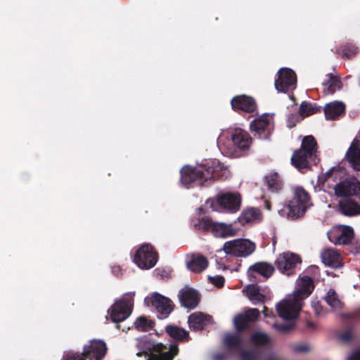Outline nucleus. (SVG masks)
<instances>
[{
	"instance_id": "obj_9",
	"label": "nucleus",
	"mask_w": 360,
	"mask_h": 360,
	"mask_svg": "<svg viewBox=\"0 0 360 360\" xmlns=\"http://www.w3.org/2000/svg\"><path fill=\"white\" fill-rule=\"evenodd\" d=\"M278 78L275 80V88L278 92L288 93L295 89L297 76L295 72L288 68H282L278 72Z\"/></svg>"
},
{
	"instance_id": "obj_33",
	"label": "nucleus",
	"mask_w": 360,
	"mask_h": 360,
	"mask_svg": "<svg viewBox=\"0 0 360 360\" xmlns=\"http://www.w3.org/2000/svg\"><path fill=\"white\" fill-rule=\"evenodd\" d=\"M359 53V48L352 43L341 45L337 49V53L344 59H351Z\"/></svg>"
},
{
	"instance_id": "obj_13",
	"label": "nucleus",
	"mask_w": 360,
	"mask_h": 360,
	"mask_svg": "<svg viewBox=\"0 0 360 360\" xmlns=\"http://www.w3.org/2000/svg\"><path fill=\"white\" fill-rule=\"evenodd\" d=\"M231 108L234 111L242 110L248 113L254 112L257 109L255 100L249 96L243 94L234 96L231 101Z\"/></svg>"
},
{
	"instance_id": "obj_45",
	"label": "nucleus",
	"mask_w": 360,
	"mask_h": 360,
	"mask_svg": "<svg viewBox=\"0 0 360 360\" xmlns=\"http://www.w3.org/2000/svg\"><path fill=\"white\" fill-rule=\"evenodd\" d=\"M240 360H257V354L252 350H243L240 354Z\"/></svg>"
},
{
	"instance_id": "obj_19",
	"label": "nucleus",
	"mask_w": 360,
	"mask_h": 360,
	"mask_svg": "<svg viewBox=\"0 0 360 360\" xmlns=\"http://www.w3.org/2000/svg\"><path fill=\"white\" fill-rule=\"evenodd\" d=\"M250 341L252 346L258 349H267L272 345L270 335L262 331H255L250 337Z\"/></svg>"
},
{
	"instance_id": "obj_40",
	"label": "nucleus",
	"mask_w": 360,
	"mask_h": 360,
	"mask_svg": "<svg viewBox=\"0 0 360 360\" xmlns=\"http://www.w3.org/2000/svg\"><path fill=\"white\" fill-rule=\"evenodd\" d=\"M259 291V287L254 283L248 285L244 289V292H245L246 296L249 300L254 299L255 295L262 297V294Z\"/></svg>"
},
{
	"instance_id": "obj_8",
	"label": "nucleus",
	"mask_w": 360,
	"mask_h": 360,
	"mask_svg": "<svg viewBox=\"0 0 360 360\" xmlns=\"http://www.w3.org/2000/svg\"><path fill=\"white\" fill-rule=\"evenodd\" d=\"M133 300L129 297H122L117 300L108 309L111 321L120 323L127 319L132 312Z\"/></svg>"
},
{
	"instance_id": "obj_62",
	"label": "nucleus",
	"mask_w": 360,
	"mask_h": 360,
	"mask_svg": "<svg viewBox=\"0 0 360 360\" xmlns=\"http://www.w3.org/2000/svg\"><path fill=\"white\" fill-rule=\"evenodd\" d=\"M137 356H142V352H138V353H137Z\"/></svg>"
},
{
	"instance_id": "obj_47",
	"label": "nucleus",
	"mask_w": 360,
	"mask_h": 360,
	"mask_svg": "<svg viewBox=\"0 0 360 360\" xmlns=\"http://www.w3.org/2000/svg\"><path fill=\"white\" fill-rule=\"evenodd\" d=\"M209 281L217 288H222L224 285V278L221 276H209Z\"/></svg>"
},
{
	"instance_id": "obj_55",
	"label": "nucleus",
	"mask_w": 360,
	"mask_h": 360,
	"mask_svg": "<svg viewBox=\"0 0 360 360\" xmlns=\"http://www.w3.org/2000/svg\"><path fill=\"white\" fill-rule=\"evenodd\" d=\"M263 314H264L265 317L274 316L273 311L272 310H269L266 307H264Z\"/></svg>"
},
{
	"instance_id": "obj_34",
	"label": "nucleus",
	"mask_w": 360,
	"mask_h": 360,
	"mask_svg": "<svg viewBox=\"0 0 360 360\" xmlns=\"http://www.w3.org/2000/svg\"><path fill=\"white\" fill-rule=\"evenodd\" d=\"M224 344L229 350L240 348L243 339L238 333H229L224 336Z\"/></svg>"
},
{
	"instance_id": "obj_59",
	"label": "nucleus",
	"mask_w": 360,
	"mask_h": 360,
	"mask_svg": "<svg viewBox=\"0 0 360 360\" xmlns=\"http://www.w3.org/2000/svg\"><path fill=\"white\" fill-rule=\"evenodd\" d=\"M307 326L311 329L314 328V324L310 321L307 322Z\"/></svg>"
},
{
	"instance_id": "obj_6",
	"label": "nucleus",
	"mask_w": 360,
	"mask_h": 360,
	"mask_svg": "<svg viewBox=\"0 0 360 360\" xmlns=\"http://www.w3.org/2000/svg\"><path fill=\"white\" fill-rule=\"evenodd\" d=\"M302 263L301 257L291 252H284L277 257L274 265L283 274L288 276L295 274L297 264Z\"/></svg>"
},
{
	"instance_id": "obj_58",
	"label": "nucleus",
	"mask_w": 360,
	"mask_h": 360,
	"mask_svg": "<svg viewBox=\"0 0 360 360\" xmlns=\"http://www.w3.org/2000/svg\"><path fill=\"white\" fill-rule=\"evenodd\" d=\"M264 207L267 210H271V203L268 200H265L264 201Z\"/></svg>"
},
{
	"instance_id": "obj_29",
	"label": "nucleus",
	"mask_w": 360,
	"mask_h": 360,
	"mask_svg": "<svg viewBox=\"0 0 360 360\" xmlns=\"http://www.w3.org/2000/svg\"><path fill=\"white\" fill-rule=\"evenodd\" d=\"M166 333L177 341H188L189 333L188 331L176 326L169 325L165 328Z\"/></svg>"
},
{
	"instance_id": "obj_4",
	"label": "nucleus",
	"mask_w": 360,
	"mask_h": 360,
	"mask_svg": "<svg viewBox=\"0 0 360 360\" xmlns=\"http://www.w3.org/2000/svg\"><path fill=\"white\" fill-rule=\"evenodd\" d=\"M255 244L244 238L234 239L226 241L222 248V250L229 255L236 257H246L254 252Z\"/></svg>"
},
{
	"instance_id": "obj_7",
	"label": "nucleus",
	"mask_w": 360,
	"mask_h": 360,
	"mask_svg": "<svg viewBox=\"0 0 360 360\" xmlns=\"http://www.w3.org/2000/svg\"><path fill=\"white\" fill-rule=\"evenodd\" d=\"M145 304L147 306L154 307L158 312L159 319H165L174 311V304L168 297L158 292H153L150 296L145 298Z\"/></svg>"
},
{
	"instance_id": "obj_1",
	"label": "nucleus",
	"mask_w": 360,
	"mask_h": 360,
	"mask_svg": "<svg viewBox=\"0 0 360 360\" xmlns=\"http://www.w3.org/2000/svg\"><path fill=\"white\" fill-rule=\"evenodd\" d=\"M229 171L217 159H210L197 167L186 165L181 169V181L188 186L193 183L203 186L213 181L226 179Z\"/></svg>"
},
{
	"instance_id": "obj_57",
	"label": "nucleus",
	"mask_w": 360,
	"mask_h": 360,
	"mask_svg": "<svg viewBox=\"0 0 360 360\" xmlns=\"http://www.w3.org/2000/svg\"><path fill=\"white\" fill-rule=\"evenodd\" d=\"M147 360H162V359L158 355H150Z\"/></svg>"
},
{
	"instance_id": "obj_2",
	"label": "nucleus",
	"mask_w": 360,
	"mask_h": 360,
	"mask_svg": "<svg viewBox=\"0 0 360 360\" xmlns=\"http://www.w3.org/2000/svg\"><path fill=\"white\" fill-rule=\"evenodd\" d=\"M314 288V281L308 276L300 278L292 299L283 300L276 304L278 315L284 320L297 318L303 306V300L308 297Z\"/></svg>"
},
{
	"instance_id": "obj_22",
	"label": "nucleus",
	"mask_w": 360,
	"mask_h": 360,
	"mask_svg": "<svg viewBox=\"0 0 360 360\" xmlns=\"http://www.w3.org/2000/svg\"><path fill=\"white\" fill-rule=\"evenodd\" d=\"M301 151L308 154L309 157L319 158L318 156V143L312 135L305 136L302 141L300 148Z\"/></svg>"
},
{
	"instance_id": "obj_20",
	"label": "nucleus",
	"mask_w": 360,
	"mask_h": 360,
	"mask_svg": "<svg viewBox=\"0 0 360 360\" xmlns=\"http://www.w3.org/2000/svg\"><path fill=\"white\" fill-rule=\"evenodd\" d=\"M237 231V229H234L232 224L214 222L211 233L214 237L224 238L236 236Z\"/></svg>"
},
{
	"instance_id": "obj_48",
	"label": "nucleus",
	"mask_w": 360,
	"mask_h": 360,
	"mask_svg": "<svg viewBox=\"0 0 360 360\" xmlns=\"http://www.w3.org/2000/svg\"><path fill=\"white\" fill-rule=\"evenodd\" d=\"M339 338L342 341L349 342L353 339V335L350 330H346L340 334Z\"/></svg>"
},
{
	"instance_id": "obj_16",
	"label": "nucleus",
	"mask_w": 360,
	"mask_h": 360,
	"mask_svg": "<svg viewBox=\"0 0 360 360\" xmlns=\"http://www.w3.org/2000/svg\"><path fill=\"white\" fill-rule=\"evenodd\" d=\"M217 203L231 212H236L240 208L241 198L238 193H227L217 198Z\"/></svg>"
},
{
	"instance_id": "obj_39",
	"label": "nucleus",
	"mask_w": 360,
	"mask_h": 360,
	"mask_svg": "<svg viewBox=\"0 0 360 360\" xmlns=\"http://www.w3.org/2000/svg\"><path fill=\"white\" fill-rule=\"evenodd\" d=\"M326 301L333 308H338L340 305V301L333 289H330L328 292L326 297Z\"/></svg>"
},
{
	"instance_id": "obj_21",
	"label": "nucleus",
	"mask_w": 360,
	"mask_h": 360,
	"mask_svg": "<svg viewBox=\"0 0 360 360\" xmlns=\"http://www.w3.org/2000/svg\"><path fill=\"white\" fill-rule=\"evenodd\" d=\"M345 105L340 101H333L326 105L324 114L326 120H334L345 113Z\"/></svg>"
},
{
	"instance_id": "obj_35",
	"label": "nucleus",
	"mask_w": 360,
	"mask_h": 360,
	"mask_svg": "<svg viewBox=\"0 0 360 360\" xmlns=\"http://www.w3.org/2000/svg\"><path fill=\"white\" fill-rule=\"evenodd\" d=\"M321 111V108L317 106L316 103L303 101L300 106V115L302 117L310 116Z\"/></svg>"
},
{
	"instance_id": "obj_52",
	"label": "nucleus",
	"mask_w": 360,
	"mask_h": 360,
	"mask_svg": "<svg viewBox=\"0 0 360 360\" xmlns=\"http://www.w3.org/2000/svg\"><path fill=\"white\" fill-rule=\"evenodd\" d=\"M112 273L117 277H120L122 276V269L120 266H112Z\"/></svg>"
},
{
	"instance_id": "obj_37",
	"label": "nucleus",
	"mask_w": 360,
	"mask_h": 360,
	"mask_svg": "<svg viewBox=\"0 0 360 360\" xmlns=\"http://www.w3.org/2000/svg\"><path fill=\"white\" fill-rule=\"evenodd\" d=\"M334 190L335 195L338 197L350 195L349 180L340 181L335 185Z\"/></svg>"
},
{
	"instance_id": "obj_54",
	"label": "nucleus",
	"mask_w": 360,
	"mask_h": 360,
	"mask_svg": "<svg viewBox=\"0 0 360 360\" xmlns=\"http://www.w3.org/2000/svg\"><path fill=\"white\" fill-rule=\"evenodd\" d=\"M347 360H360V350L352 353Z\"/></svg>"
},
{
	"instance_id": "obj_24",
	"label": "nucleus",
	"mask_w": 360,
	"mask_h": 360,
	"mask_svg": "<svg viewBox=\"0 0 360 360\" xmlns=\"http://www.w3.org/2000/svg\"><path fill=\"white\" fill-rule=\"evenodd\" d=\"M211 316L202 313H193L188 317V324L191 329L194 330H202L207 322L210 320Z\"/></svg>"
},
{
	"instance_id": "obj_44",
	"label": "nucleus",
	"mask_w": 360,
	"mask_h": 360,
	"mask_svg": "<svg viewBox=\"0 0 360 360\" xmlns=\"http://www.w3.org/2000/svg\"><path fill=\"white\" fill-rule=\"evenodd\" d=\"M294 323H274V328L280 333H287L294 327Z\"/></svg>"
},
{
	"instance_id": "obj_23",
	"label": "nucleus",
	"mask_w": 360,
	"mask_h": 360,
	"mask_svg": "<svg viewBox=\"0 0 360 360\" xmlns=\"http://www.w3.org/2000/svg\"><path fill=\"white\" fill-rule=\"evenodd\" d=\"M321 259L326 266L339 268L342 266L340 254L333 249H326L321 253Z\"/></svg>"
},
{
	"instance_id": "obj_14",
	"label": "nucleus",
	"mask_w": 360,
	"mask_h": 360,
	"mask_svg": "<svg viewBox=\"0 0 360 360\" xmlns=\"http://www.w3.org/2000/svg\"><path fill=\"white\" fill-rule=\"evenodd\" d=\"M179 298L184 307L193 309L198 305L200 296L197 290L188 288L179 291Z\"/></svg>"
},
{
	"instance_id": "obj_31",
	"label": "nucleus",
	"mask_w": 360,
	"mask_h": 360,
	"mask_svg": "<svg viewBox=\"0 0 360 360\" xmlns=\"http://www.w3.org/2000/svg\"><path fill=\"white\" fill-rule=\"evenodd\" d=\"M354 236V232L352 227L349 226H345L340 233L335 237V245H347L351 243Z\"/></svg>"
},
{
	"instance_id": "obj_10",
	"label": "nucleus",
	"mask_w": 360,
	"mask_h": 360,
	"mask_svg": "<svg viewBox=\"0 0 360 360\" xmlns=\"http://www.w3.org/2000/svg\"><path fill=\"white\" fill-rule=\"evenodd\" d=\"M107 352V346L104 341L92 340L85 345L81 355L89 360H102Z\"/></svg>"
},
{
	"instance_id": "obj_63",
	"label": "nucleus",
	"mask_w": 360,
	"mask_h": 360,
	"mask_svg": "<svg viewBox=\"0 0 360 360\" xmlns=\"http://www.w3.org/2000/svg\"><path fill=\"white\" fill-rule=\"evenodd\" d=\"M330 174H331V172H328L326 173V175L329 176V175H330Z\"/></svg>"
},
{
	"instance_id": "obj_61",
	"label": "nucleus",
	"mask_w": 360,
	"mask_h": 360,
	"mask_svg": "<svg viewBox=\"0 0 360 360\" xmlns=\"http://www.w3.org/2000/svg\"><path fill=\"white\" fill-rule=\"evenodd\" d=\"M155 271L157 272L158 274H159V272L160 271V269H156Z\"/></svg>"
},
{
	"instance_id": "obj_26",
	"label": "nucleus",
	"mask_w": 360,
	"mask_h": 360,
	"mask_svg": "<svg viewBox=\"0 0 360 360\" xmlns=\"http://www.w3.org/2000/svg\"><path fill=\"white\" fill-rule=\"evenodd\" d=\"M207 259L201 255L193 256L192 259L187 262V268L194 272L200 273L204 271L208 266Z\"/></svg>"
},
{
	"instance_id": "obj_38",
	"label": "nucleus",
	"mask_w": 360,
	"mask_h": 360,
	"mask_svg": "<svg viewBox=\"0 0 360 360\" xmlns=\"http://www.w3.org/2000/svg\"><path fill=\"white\" fill-rule=\"evenodd\" d=\"M134 325L135 328L139 330L147 331L153 327L154 323L146 317L141 316L136 319Z\"/></svg>"
},
{
	"instance_id": "obj_49",
	"label": "nucleus",
	"mask_w": 360,
	"mask_h": 360,
	"mask_svg": "<svg viewBox=\"0 0 360 360\" xmlns=\"http://www.w3.org/2000/svg\"><path fill=\"white\" fill-rule=\"evenodd\" d=\"M63 360H86L84 356L79 353L70 352L63 356Z\"/></svg>"
},
{
	"instance_id": "obj_25",
	"label": "nucleus",
	"mask_w": 360,
	"mask_h": 360,
	"mask_svg": "<svg viewBox=\"0 0 360 360\" xmlns=\"http://www.w3.org/2000/svg\"><path fill=\"white\" fill-rule=\"evenodd\" d=\"M328 79L323 82L324 86L323 92L325 94H333L337 90H340L342 84L339 77L335 76L333 74L327 75Z\"/></svg>"
},
{
	"instance_id": "obj_43",
	"label": "nucleus",
	"mask_w": 360,
	"mask_h": 360,
	"mask_svg": "<svg viewBox=\"0 0 360 360\" xmlns=\"http://www.w3.org/2000/svg\"><path fill=\"white\" fill-rule=\"evenodd\" d=\"M251 323L256 321L260 316V311L256 308H250L243 313Z\"/></svg>"
},
{
	"instance_id": "obj_5",
	"label": "nucleus",
	"mask_w": 360,
	"mask_h": 360,
	"mask_svg": "<svg viewBox=\"0 0 360 360\" xmlns=\"http://www.w3.org/2000/svg\"><path fill=\"white\" fill-rule=\"evenodd\" d=\"M158 258V252L150 244H143L136 250L134 262L142 269H150L156 264Z\"/></svg>"
},
{
	"instance_id": "obj_32",
	"label": "nucleus",
	"mask_w": 360,
	"mask_h": 360,
	"mask_svg": "<svg viewBox=\"0 0 360 360\" xmlns=\"http://www.w3.org/2000/svg\"><path fill=\"white\" fill-rule=\"evenodd\" d=\"M266 182L268 188L271 192H278L283 188V181L277 172L266 176Z\"/></svg>"
},
{
	"instance_id": "obj_18",
	"label": "nucleus",
	"mask_w": 360,
	"mask_h": 360,
	"mask_svg": "<svg viewBox=\"0 0 360 360\" xmlns=\"http://www.w3.org/2000/svg\"><path fill=\"white\" fill-rule=\"evenodd\" d=\"M340 212L347 217L360 214V205L350 198L342 199L338 202Z\"/></svg>"
},
{
	"instance_id": "obj_53",
	"label": "nucleus",
	"mask_w": 360,
	"mask_h": 360,
	"mask_svg": "<svg viewBox=\"0 0 360 360\" xmlns=\"http://www.w3.org/2000/svg\"><path fill=\"white\" fill-rule=\"evenodd\" d=\"M265 299H266L265 295L262 294V297H259V295H255L254 299L250 300L252 301L254 304H257V303H264Z\"/></svg>"
},
{
	"instance_id": "obj_36",
	"label": "nucleus",
	"mask_w": 360,
	"mask_h": 360,
	"mask_svg": "<svg viewBox=\"0 0 360 360\" xmlns=\"http://www.w3.org/2000/svg\"><path fill=\"white\" fill-rule=\"evenodd\" d=\"M235 328L238 333H241L250 327L251 322L243 313L236 315L233 320Z\"/></svg>"
},
{
	"instance_id": "obj_42",
	"label": "nucleus",
	"mask_w": 360,
	"mask_h": 360,
	"mask_svg": "<svg viewBox=\"0 0 360 360\" xmlns=\"http://www.w3.org/2000/svg\"><path fill=\"white\" fill-rule=\"evenodd\" d=\"M350 195H354L360 198V181L356 179L349 180Z\"/></svg>"
},
{
	"instance_id": "obj_50",
	"label": "nucleus",
	"mask_w": 360,
	"mask_h": 360,
	"mask_svg": "<svg viewBox=\"0 0 360 360\" xmlns=\"http://www.w3.org/2000/svg\"><path fill=\"white\" fill-rule=\"evenodd\" d=\"M229 354L226 352H218L212 355V360H227Z\"/></svg>"
},
{
	"instance_id": "obj_3",
	"label": "nucleus",
	"mask_w": 360,
	"mask_h": 360,
	"mask_svg": "<svg viewBox=\"0 0 360 360\" xmlns=\"http://www.w3.org/2000/svg\"><path fill=\"white\" fill-rule=\"evenodd\" d=\"M292 193V198L280 211V214H286L290 219H297L304 214L312 203L309 193L302 186L295 187Z\"/></svg>"
},
{
	"instance_id": "obj_27",
	"label": "nucleus",
	"mask_w": 360,
	"mask_h": 360,
	"mask_svg": "<svg viewBox=\"0 0 360 360\" xmlns=\"http://www.w3.org/2000/svg\"><path fill=\"white\" fill-rule=\"evenodd\" d=\"M346 157L352 167L356 171H360V148L352 143L346 153Z\"/></svg>"
},
{
	"instance_id": "obj_15",
	"label": "nucleus",
	"mask_w": 360,
	"mask_h": 360,
	"mask_svg": "<svg viewBox=\"0 0 360 360\" xmlns=\"http://www.w3.org/2000/svg\"><path fill=\"white\" fill-rule=\"evenodd\" d=\"M270 120L267 115H264L259 118L255 119L250 123V129L257 134L259 139H267L271 132L269 129Z\"/></svg>"
},
{
	"instance_id": "obj_41",
	"label": "nucleus",
	"mask_w": 360,
	"mask_h": 360,
	"mask_svg": "<svg viewBox=\"0 0 360 360\" xmlns=\"http://www.w3.org/2000/svg\"><path fill=\"white\" fill-rule=\"evenodd\" d=\"M179 352L178 345L176 344L171 345L169 347V351L161 353L160 354H158L162 359V360H172V359L177 355Z\"/></svg>"
},
{
	"instance_id": "obj_56",
	"label": "nucleus",
	"mask_w": 360,
	"mask_h": 360,
	"mask_svg": "<svg viewBox=\"0 0 360 360\" xmlns=\"http://www.w3.org/2000/svg\"><path fill=\"white\" fill-rule=\"evenodd\" d=\"M163 347L164 346L162 344H157L153 346V349L154 351L159 352L163 349Z\"/></svg>"
},
{
	"instance_id": "obj_11",
	"label": "nucleus",
	"mask_w": 360,
	"mask_h": 360,
	"mask_svg": "<svg viewBox=\"0 0 360 360\" xmlns=\"http://www.w3.org/2000/svg\"><path fill=\"white\" fill-rule=\"evenodd\" d=\"M319 158L309 157L308 154L297 149L295 150L291 157L290 162L299 172L305 173L311 169L312 165H316Z\"/></svg>"
},
{
	"instance_id": "obj_46",
	"label": "nucleus",
	"mask_w": 360,
	"mask_h": 360,
	"mask_svg": "<svg viewBox=\"0 0 360 360\" xmlns=\"http://www.w3.org/2000/svg\"><path fill=\"white\" fill-rule=\"evenodd\" d=\"M301 120L302 116L300 114H291L288 119V127L289 128H292L295 127L296 124L300 122Z\"/></svg>"
},
{
	"instance_id": "obj_12",
	"label": "nucleus",
	"mask_w": 360,
	"mask_h": 360,
	"mask_svg": "<svg viewBox=\"0 0 360 360\" xmlns=\"http://www.w3.org/2000/svg\"><path fill=\"white\" fill-rule=\"evenodd\" d=\"M275 271V267L266 262H259L250 266L248 270V276L250 282L256 283L257 275L259 274L267 279L270 278Z\"/></svg>"
},
{
	"instance_id": "obj_30",
	"label": "nucleus",
	"mask_w": 360,
	"mask_h": 360,
	"mask_svg": "<svg viewBox=\"0 0 360 360\" xmlns=\"http://www.w3.org/2000/svg\"><path fill=\"white\" fill-rule=\"evenodd\" d=\"M193 228L195 231L202 233L212 232L214 221L208 217H201L192 219Z\"/></svg>"
},
{
	"instance_id": "obj_28",
	"label": "nucleus",
	"mask_w": 360,
	"mask_h": 360,
	"mask_svg": "<svg viewBox=\"0 0 360 360\" xmlns=\"http://www.w3.org/2000/svg\"><path fill=\"white\" fill-rule=\"evenodd\" d=\"M262 218V214L259 209L250 208L244 210L239 217L238 218V221L242 224L250 223L257 220H260Z\"/></svg>"
},
{
	"instance_id": "obj_51",
	"label": "nucleus",
	"mask_w": 360,
	"mask_h": 360,
	"mask_svg": "<svg viewBox=\"0 0 360 360\" xmlns=\"http://www.w3.org/2000/svg\"><path fill=\"white\" fill-rule=\"evenodd\" d=\"M293 350L295 352H307L309 351V347L306 345H297L294 346Z\"/></svg>"
},
{
	"instance_id": "obj_60",
	"label": "nucleus",
	"mask_w": 360,
	"mask_h": 360,
	"mask_svg": "<svg viewBox=\"0 0 360 360\" xmlns=\"http://www.w3.org/2000/svg\"><path fill=\"white\" fill-rule=\"evenodd\" d=\"M319 308H320V309H321V307H316V308L315 309V310H316V313L317 314H319Z\"/></svg>"
},
{
	"instance_id": "obj_17",
	"label": "nucleus",
	"mask_w": 360,
	"mask_h": 360,
	"mask_svg": "<svg viewBox=\"0 0 360 360\" xmlns=\"http://www.w3.org/2000/svg\"><path fill=\"white\" fill-rule=\"evenodd\" d=\"M231 140L236 148L240 150H248L252 143L250 134L240 128H236L232 131Z\"/></svg>"
}]
</instances>
